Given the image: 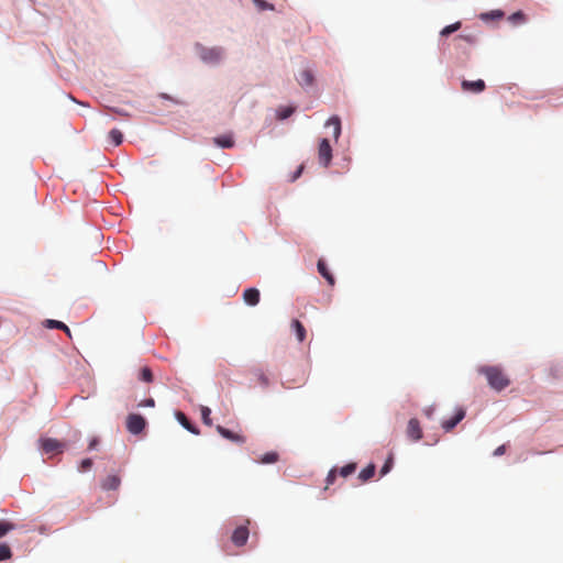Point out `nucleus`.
Masks as SVG:
<instances>
[{
  "label": "nucleus",
  "instance_id": "9",
  "mask_svg": "<svg viewBox=\"0 0 563 563\" xmlns=\"http://www.w3.org/2000/svg\"><path fill=\"white\" fill-rule=\"evenodd\" d=\"M65 445L56 439H43L42 449L45 453H59L63 452Z\"/></svg>",
  "mask_w": 563,
  "mask_h": 563
},
{
  "label": "nucleus",
  "instance_id": "23",
  "mask_svg": "<svg viewBox=\"0 0 563 563\" xmlns=\"http://www.w3.org/2000/svg\"><path fill=\"white\" fill-rule=\"evenodd\" d=\"M15 529V525L7 520H0V539Z\"/></svg>",
  "mask_w": 563,
  "mask_h": 563
},
{
  "label": "nucleus",
  "instance_id": "3",
  "mask_svg": "<svg viewBox=\"0 0 563 563\" xmlns=\"http://www.w3.org/2000/svg\"><path fill=\"white\" fill-rule=\"evenodd\" d=\"M146 427V420L136 413L126 417V429L132 434H140Z\"/></svg>",
  "mask_w": 563,
  "mask_h": 563
},
{
  "label": "nucleus",
  "instance_id": "27",
  "mask_svg": "<svg viewBox=\"0 0 563 563\" xmlns=\"http://www.w3.org/2000/svg\"><path fill=\"white\" fill-rule=\"evenodd\" d=\"M140 379L145 384L152 383L153 374L148 367H143L140 372Z\"/></svg>",
  "mask_w": 563,
  "mask_h": 563
},
{
  "label": "nucleus",
  "instance_id": "33",
  "mask_svg": "<svg viewBox=\"0 0 563 563\" xmlns=\"http://www.w3.org/2000/svg\"><path fill=\"white\" fill-rule=\"evenodd\" d=\"M393 467V456H389L380 470V476L386 475Z\"/></svg>",
  "mask_w": 563,
  "mask_h": 563
},
{
  "label": "nucleus",
  "instance_id": "2",
  "mask_svg": "<svg viewBox=\"0 0 563 563\" xmlns=\"http://www.w3.org/2000/svg\"><path fill=\"white\" fill-rule=\"evenodd\" d=\"M481 372L487 377L490 387H507L510 384L498 367H486Z\"/></svg>",
  "mask_w": 563,
  "mask_h": 563
},
{
  "label": "nucleus",
  "instance_id": "8",
  "mask_svg": "<svg viewBox=\"0 0 563 563\" xmlns=\"http://www.w3.org/2000/svg\"><path fill=\"white\" fill-rule=\"evenodd\" d=\"M465 417V410L463 408H457L454 416L450 419H446L442 422V428L446 431V432H450L452 431L455 426L461 422Z\"/></svg>",
  "mask_w": 563,
  "mask_h": 563
},
{
  "label": "nucleus",
  "instance_id": "41",
  "mask_svg": "<svg viewBox=\"0 0 563 563\" xmlns=\"http://www.w3.org/2000/svg\"><path fill=\"white\" fill-rule=\"evenodd\" d=\"M113 111L117 113V114H120V115H125V112L120 110V109H113Z\"/></svg>",
  "mask_w": 563,
  "mask_h": 563
},
{
  "label": "nucleus",
  "instance_id": "25",
  "mask_svg": "<svg viewBox=\"0 0 563 563\" xmlns=\"http://www.w3.org/2000/svg\"><path fill=\"white\" fill-rule=\"evenodd\" d=\"M278 461V454L276 452H268L264 454L260 462L263 464H273Z\"/></svg>",
  "mask_w": 563,
  "mask_h": 563
},
{
  "label": "nucleus",
  "instance_id": "20",
  "mask_svg": "<svg viewBox=\"0 0 563 563\" xmlns=\"http://www.w3.org/2000/svg\"><path fill=\"white\" fill-rule=\"evenodd\" d=\"M504 16V12L501 10H492L489 12H484L479 15L481 20L489 21V20H498Z\"/></svg>",
  "mask_w": 563,
  "mask_h": 563
},
{
  "label": "nucleus",
  "instance_id": "18",
  "mask_svg": "<svg viewBox=\"0 0 563 563\" xmlns=\"http://www.w3.org/2000/svg\"><path fill=\"white\" fill-rule=\"evenodd\" d=\"M375 465L374 464H369L367 465L365 468H363L360 474H358V478L362 481V482H367L368 479H371L374 475H375Z\"/></svg>",
  "mask_w": 563,
  "mask_h": 563
},
{
  "label": "nucleus",
  "instance_id": "5",
  "mask_svg": "<svg viewBox=\"0 0 563 563\" xmlns=\"http://www.w3.org/2000/svg\"><path fill=\"white\" fill-rule=\"evenodd\" d=\"M407 438L411 441H419L422 438V429L418 419L412 418L409 420L406 429Z\"/></svg>",
  "mask_w": 563,
  "mask_h": 563
},
{
  "label": "nucleus",
  "instance_id": "1",
  "mask_svg": "<svg viewBox=\"0 0 563 563\" xmlns=\"http://www.w3.org/2000/svg\"><path fill=\"white\" fill-rule=\"evenodd\" d=\"M195 56L207 67L217 68L227 63L229 53L228 48L222 45H205L202 43H195Z\"/></svg>",
  "mask_w": 563,
  "mask_h": 563
},
{
  "label": "nucleus",
  "instance_id": "22",
  "mask_svg": "<svg viewBox=\"0 0 563 563\" xmlns=\"http://www.w3.org/2000/svg\"><path fill=\"white\" fill-rule=\"evenodd\" d=\"M318 271L328 280L330 285L334 284L333 276L329 273L327 265L321 260L318 262Z\"/></svg>",
  "mask_w": 563,
  "mask_h": 563
},
{
  "label": "nucleus",
  "instance_id": "31",
  "mask_svg": "<svg viewBox=\"0 0 563 563\" xmlns=\"http://www.w3.org/2000/svg\"><path fill=\"white\" fill-rule=\"evenodd\" d=\"M508 20L514 24L522 23L525 22V14L521 11H517L509 15Z\"/></svg>",
  "mask_w": 563,
  "mask_h": 563
},
{
  "label": "nucleus",
  "instance_id": "6",
  "mask_svg": "<svg viewBox=\"0 0 563 563\" xmlns=\"http://www.w3.org/2000/svg\"><path fill=\"white\" fill-rule=\"evenodd\" d=\"M249 536H250L249 528H247V526L243 525V526L238 527L233 531L231 540L236 547H243L246 544Z\"/></svg>",
  "mask_w": 563,
  "mask_h": 563
},
{
  "label": "nucleus",
  "instance_id": "39",
  "mask_svg": "<svg viewBox=\"0 0 563 563\" xmlns=\"http://www.w3.org/2000/svg\"><path fill=\"white\" fill-rule=\"evenodd\" d=\"M302 169H303L302 165L298 167V169L294 173V175L291 177V181H295L297 178L300 177Z\"/></svg>",
  "mask_w": 563,
  "mask_h": 563
},
{
  "label": "nucleus",
  "instance_id": "12",
  "mask_svg": "<svg viewBox=\"0 0 563 563\" xmlns=\"http://www.w3.org/2000/svg\"><path fill=\"white\" fill-rule=\"evenodd\" d=\"M462 88L464 91H471L475 93H479L485 89V81L482 79H477L474 81L463 80Z\"/></svg>",
  "mask_w": 563,
  "mask_h": 563
},
{
  "label": "nucleus",
  "instance_id": "19",
  "mask_svg": "<svg viewBox=\"0 0 563 563\" xmlns=\"http://www.w3.org/2000/svg\"><path fill=\"white\" fill-rule=\"evenodd\" d=\"M291 327L296 333L298 341L302 342L306 338V330L302 323L299 322L298 320H294Z\"/></svg>",
  "mask_w": 563,
  "mask_h": 563
},
{
  "label": "nucleus",
  "instance_id": "14",
  "mask_svg": "<svg viewBox=\"0 0 563 563\" xmlns=\"http://www.w3.org/2000/svg\"><path fill=\"white\" fill-rule=\"evenodd\" d=\"M243 299L249 306H256L260 301V291L256 288H247L243 292Z\"/></svg>",
  "mask_w": 563,
  "mask_h": 563
},
{
  "label": "nucleus",
  "instance_id": "10",
  "mask_svg": "<svg viewBox=\"0 0 563 563\" xmlns=\"http://www.w3.org/2000/svg\"><path fill=\"white\" fill-rule=\"evenodd\" d=\"M297 81L303 89L310 88L314 81V75L312 70L309 68L300 70L297 76Z\"/></svg>",
  "mask_w": 563,
  "mask_h": 563
},
{
  "label": "nucleus",
  "instance_id": "32",
  "mask_svg": "<svg viewBox=\"0 0 563 563\" xmlns=\"http://www.w3.org/2000/svg\"><path fill=\"white\" fill-rule=\"evenodd\" d=\"M253 3L260 9V10H273V4L264 1V0H253Z\"/></svg>",
  "mask_w": 563,
  "mask_h": 563
},
{
  "label": "nucleus",
  "instance_id": "36",
  "mask_svg": "<svg viewBox=\"0 0 563 563\" xmlns=\"http://www.w3.org/2000/svg\"><path fill=\"white\" fill-rule=\"evenodd\" d=\"M154 406H155V401L153 398H147L137 404V407H154Z\"/></svg>",
  "mask_w": 563,
  "mask_h": 563
},
{
  "label": "nucleus",
  "instance_id": "24",
  "mask_svg": "<svg viewBox=\"0 0 563 563\" xmlns=\"http://www.w3.org/2000/svg\"><path fill=\"white\" fill-rule=\"evenodd\" d=\"M460 27H461V22H455L453 24L446 25L445 27H443L441 30L440 35L448 36L450 34L454 33L455 31H457Z\"/></svg>",
  "mask_w": 563,
  "mask_h": 563
},
{
  "label": "nucleus",
  "instance_id": "34",
  "mask_svg": "<svg viewBox=\"0 0 563 563\" xmlns=\"http://www.w3.org/2000/svg\"><path fill=\"white\" fill-rule=\"evenodd\" d=\"M92 466V460L91 459H85L81 461L80 465H79V471L80 472H87L91 468Z\"/></svg>",
  "mask_w": 563,
  "mask_h": 563
},
{
  "label": "nucleus",
  "instance_id": "17",
  "mask_svg": "<svg viewBox=\"0 0 563 563\" xmlns=\"http://www.w3.org/2000/svg\"><path fill=\"white\" fill-rule=\"evenodd\" d=\"M214 143L221 148H231L234 145V141L229 135H221L214 139Z\"/></svg>",
  "mask_w": 563,
  "mask_h": 563
},
{
  "label": "nucleus",
  "instance_id": "35",
  "mask_svg": "<svg viewBox=\"0 0 563 563\" xmlns=\"http://www.w3.org/2000/svg\"><path fill=\"white\" fill-rule=\"evenodd\" d=\"M336 473H338V470L336 468H333L329 472L328 476H327V486L325 488H328L330 485H332L335 481V477H336Z\"/></svg>",
  "mask_w": 563,
  "mask_h": 563
},
{
  "label": "nucleus",
  "instance_id": "40",
  "mask_svg": "<svg viewBox=\"0 0 563 563\" xmlns=\"http://www.w3.org/2000/svg\"><path fill=\"white\" fill-rule=\"evenodd\" d=\"M97 443H98L97 439H92V440L90 441V443H89V446H88V448H89V450L95 449V448H96V445H97Z\"/></svg>",
  "mask_w": 563,
  "mask_h": 563
},
{
  "label": "nucleus",
  "instance_id": "4",
  "mask_svg": "<svg viewBox=\"0 0 563 563\" xmlns=\"http://www.w3.org/2000/svg\"><path fill=\"white\" fill-rule=\"evenodd\" d=\"M319 163L323 167H328L332 159V147L327 139H322L319 144Z\"/></svg>",
  "mask_w": 563,
  "mask_h": 563
},
{
  "label": "nucleus",
  "instance_id": "26",
  "mask_svg": "<svg viewBox=\"0 0 563 563\" xmlns=\"http://www.w3.org/2000/svg\"><path fill=\"white\" fill-rule=\"evenodd\" d=\"M355 471H356V464L355 463H349L345 466L340 468L339 474L342 477H347L351 474H353Z\"/></svg>",
  "mask_w": 563,
  "mask_h": 563
},
{
  "label": "nucleus",
  "instance_id": "16",
  "mask_svg": "<svg viewBox=\"0 0 563 563\" xmlns=\"http://www.w3.org/2000/svg\"><path fill=\"white\" fill-rule=\"evenodd\" d=\"M45 327L49 329H59L67 333L68 336H70V330L69 328L62 321L47 319L45 320Z\"/></svg>",
  "mask_w": 563,
  "mask_h": 563
},
{
  "label": "nucleus",
  "instance_id": "38",
  "mask_svg": "<svg viewBox=\"0 0 563 563\" xmlns=\"http://www.w3.org/2000/svg\"><path fill=\"white\" fill-rule=\"evenodd\" d=\"M159 98L165 99V100H170V101H173V102H174V103H176V104H181V103H183V102H180V101H178V100L174 99L172 96H169V95H167V93H161V95H159Z\"/></svg>",
  "mask_w": 563,
  "mask_h": 563
},
{
  "label": "nucleus",
  "instance_id": "7",
  "mask_svg": "<svg viewBox=\"0 0 563 563\" xmlns=\"http://www.w3.org/2000/svg\"><path fill=\"white\" fill-rule=\"evenodd\" d=\"M216 430L218 431V433L223 437L224 439L231 441V442H234V443H238V444H244L246 442V438L240 433H235L222 426H217L216 427Z\"/></svg>",
  "mask_w": 563,
  "mask_h": 563
},
{
  "label": "nucleus",
  "instance_id": "15",
  "mask_svg": "<svg viewBox=\"0 0 563 563\" xmlns=\"http://www.w3.org/2000/svg\"><path fill=\"white\" fill-rule=\"evenodd\" d=\"M332 126L333 130H332V133H333V137L335 141L339 140L340 135H341V120L338 115H333L324 124V128H330Z\"/></svg>",
  "mask_w": 563,
  "mask_h": 563
},
{
  "label": "nucleus",
  "instance_id": "28",
  "mask_svg": "<svg viewBox=\"0 0 563 563\" xmlns=\"http://www.w3.org/2000/svg\"><path fill=\"white\" fill-rule=\"evenodd\" d=\"M295 111V108L292 107H285L278 110L277 118L279 120H286L288 119Z\"/></svg>",
  "mask_w": 563,
  "mask_h": 563
},
{
  "label": "nucleus",
  "instance_id": "37",
  "mask_svg": "<svg viewBox=\"0 0 563 563\" xmlns=\"http://www.w3.org/2000/svg\"><path fill=\"white\" fill-rule=\"evenodd\" d=\"M506 452V445L505 444H501L499 445L495 451H494V455L495 456H500L503 454H505Z\"/></svg>",
  "mask_w": 563,
  "mask_h": 563
},
{
  "label": "nucleus",
  "instance_id": "21",
  "mask_svg": "<svg viewBox=\"0 0 563 563\" xmlns=\"http://www.w3.org/2000/svg\"><path fill=\"white\" fill-rule=\"evenodd\" d=\"M108 139L114 146H119L123 142V134L118 129H112L108 134Z\"/></svg>",
  "mask_w": 563,
  "mask_h": 563
},
{
  "label": "nucleus",
  "instance_id": "11",
  "mask_svg": "<svg viewBox=\"0 0 563 563\" xmlns=\"http://www.w3.org/2000/svg\"><path fill=\"white\" fill-rule=\"evenodd\" d=\"M121 485V478L119 474H109L101 482V488L103 490H117Z\"/></svg>",
  "mask_w": 563,
  "mask_h": 563
},
{
  "label": "nucleus",
  "instance_id": "29",
  "mask_svg": "<svg viewBox=\"0 0 563 563\" xmlns=\"http://www.w3.org/2000/svg\"><path fill=\"white\" fill-rule=\"evenodd\" d=\"M201 418L205 424L212 426V420L210 418L211 410L209 407L201 406Z\"/></svg>",
  "mask_w": 563,
  "mask_h": 563
},
{
  "label": "nucleus",
  "instance_id": "13",
  "mask_svg": "<svg viewBox=\"0 0 563 563\" xmlns=\"http://www.w3.org/2000/svg\"><path fill=\"white\" fill-rule=\"evenodd\" d=\"M175 418L177 419V421L186 429L188 430L190 433L192 434H199V429L196 428L190 421L189 419L187 418V416L183 412V411H176L175 412Z\"/></svg>",
  "mask_w": 563,
  "mask_h": 563
},
{
  "label": "nucleus",
  "instance_id": "30",
  "mask_svg": "<svg viewBox=\"0 0 563 563\" xmlns=\"http://www.w3.org/2000/svg\"><path fill=\"white\" fill-rule=\"evenodd\" d=\"M12 556L11 549L7 544H0V561L8 560Z\"/></svg>",
  "mask_w": 563,
  "mask_h": 563
}]
</instances>
